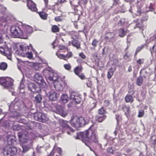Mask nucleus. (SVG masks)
Returning <instances> with one entry per match:
<instances>
[{
	"label": "nucleus",
	"instance_id": "58836bf2",
	"mask_svg": "<svg viewBox=\"0 0 156 156\" xmlns=\"http://www.w3.org/2000/svg\"><path fill=\"white\" fill-rule=\"evenodd\" d=\"M144 114V110L141 109L138 112V117L140 118L142 117Z\"/></svg>",
	"mask_w": 156,
	"mask_h": 156
},
{
	"label": "nucleus",
	"instance_id": "5fc2aeb1",
	"mask_svg": "<svg viewBox=\"0 0 156 156\" xmlns=\"http://www.w3.org/2000/svg\"><path fill=\"white\" fill-rule=\"evenodd\" d=\"M130 55L128 52H126L124 55V58L125 59H127L129 58Z\"/></svg>",
	"mask_w": 156,
	"mask_h": 156
},
{
	"label": "nucleus",
	"instance_id": "49530a36",
	"mask_svg": "<svg viewBox=\"0 0 156 156\" xmlns=\"http://www.w3.org/2000/svg\"><path fill=\"white\" fill-rule=\"evenodd\" d=\"M144 58H140L138 59L137 61V63L139 65L143 64L144 63Z\"/></svg>",
	"mask_w": 156,
	"mask_h": 156
},
{
	"label": "nucleus",
	"instance_id": "a211bd4d",
	"mask_svg": "<svg viewBox=\"0 0 156 156\" xmlns=\"http://www.w3.org/2000/svg\"><path fill=\"white\" fill-rule=\"evenodd\" d=\"M49 99L51 101H55L58 97V95L54 91H51L49 92L48 95Z\"/></svg>",
	"mask_w": 156,
	"mask_h": 156
},
{
	"label": "nucleus",
	"instance_id": "aec40b11",
	"mask_svg": "<svg viewBox=\"0 0 156 156\" xmlns=\"http://www.w3.org/2000/svg\"><path fill=\"white\" fill-rule=\"evenodd\" d=\"M119 36L121 37H123L125 36L126 34L129 32L128 29L121 28L118 30Z\"/></svg>",
	"mask_w": 156,
	"mask_h": 156
},
{
	"label": "nucleus",
	"instance_id": "cd10ccee",
	"mask_svg": "<svg viewBox=\"0 0 156 156\" xmlns=\"http://www.w3.org/2000/svg\"><path fill=\"white\" fill-rule=\"evenodd\" d=\"M151 147L154 149L156 147V136H151Z\"/></svg>",
	"mask_w": 156,
	"mask_h": 156
},
{
	"label": "nucleus",
	"instance_id": "338daca9",
	"mask_svg": "<svg viewBox=\"0 0 156 156\" xmlns=\"http://www.w3.org/2000/svg\"><path fill=\"white\" fill-rule=\"evenodd\" d=\"M132 71V68L131 66H130L128 67V71L130 72Z\"/></svg>",
	"mask_w": 156,
	"mask_h": 156
},
{
	"label": "nucleus",
	"instance_id": "6ab92c4d",
	"mask_svg": "<svg viewBox=\"0 0 156 156\" xmlns=\"http://www.w3.org/2000/svg\"><path fill=\"white\" fill-rule=\"evenodd\" d=\"M35 78L36 82L40 84L43 83H45L44 80L43 79L42 76L38 73H36L35 76Z\"/></svg>",
	"mask_w": 156,
	"mask_h": 156
},
{
	"label": "nucleus",
	"instance_id": "ea45409f",
	"mask_svg": "<svg viewBox=\"0 0 156 156\" xmlns=\"http://www.w3.org/2000/svg\"><path fill=\"white\" fill-rule=\"evenodd\" d=\"M143 21L142 20H141V23H138L136 25V26L137 27H139L141 29H142L143 28Z\"/></svg>",
	"mask_w": 156,
	"mask_h": 156
},
{
	"label": "nucleus",
	"instance_id": "4d7b16f0",
	"mask_svg": "<svg viewBox=\"0 0 156 156\" xmlns=\"http://www.w3.org/2000/svg\"><path fill=\"white\" fill-rule=\"evenodd\" d=\"M13 129L14 130H18L20 128V127L17 125H13Z\"/></svg>",
	"mask_w": 156,
	"mask_h": 156
},
{
	"label": "nucleus",
	"instance_id": "0eeeda50",
	"mask_svg": "<svg viewBox=\"0 0 156 156\" xmlns=\"http://www.w3.org/2000/svg\"><path fill=\"white\" fill-rule=\"evenodd\" d=\"M34 119L35 120L42 122H45L48 120V118L46 115L40 112L34 113Z\"/></svg>",
	"mask_w": 156,
	"mask_h": 156
},
{
	"label": "nucleus",
	"instance_id": "1a4fd4ad",
	"mask_svg": "<svg viewBox=\"0 0 156 156\" xmlns=\"http://www.w3.org/2000/svg\"><path fill=\"white\" fill-rule=\"evenodd\" d=\"M70 97L76 104L80 103L82 100L81 95L75 91L72 92L71 93Z\"/></svg>",
	"mask_w": 156,
	"mask_h": 156
},
{
	"label": "nucleus",
	"instance_id": "412c9836",
	"mask_svg": "<svg viewBox=\"0 0 156 156\" xmlns=\"http://www.w3.org/2000/svg\"><path fill=\"white\" fill-rule=\"evenodd\" d=\"M12 53L11 50L6 48V50L3 55L6 56L9 60H11Z\"/></svg>",
	"mask_w": 156,
	"mask_h": 156
},
{
	"label": "nucleus",
	"instance_id": "423d86ee",
	"mask_svg": "<svg viewBox=\"0 0 156 156\" xmlns=\"http://www.w3.org/2000/svg\"><path fill=\"white\" fill-rule=\"evenodd\" d=\"M20 53H18L19 55L23 57H27L29 59L33 58V53L32 52H27L26 50L28 49V47L23 46L22 45H20L19 46Z\"/></svg>",
	"mask_w": 156,
	"mask_h": 156
},
{
	"label": "nucleus",
	"instance_id": "e433bc0d",
	"mask_svg": "<svg viewBox=\"0 0 156 156\" xmlns=\"http://www.w3.org/2000/svg\"><path fill=\"white\" fill-rule=\"evenodd\" d=\"M98 112V114L102 115H105L104 114L106 113V111L105 110L103 107L99 109Z\"/></svg>",
	"mask_w": 156,
	"mask_h": 156
},
{
	"label": "nucleus",
	"instance_id": "6e6d98bb",
	"mask_svg": "<svg viewBox=\"0 0 156 156\" xmlns=\"http://www.w3.org/2000/svg\"><path fill=\"white\" fill-rule=\"evenodd\" d=\"M77 76L82 80H84L85 79V76L83 73L79 74V75Z\"/></svg>",
	"mask_w": 156,
	"mask_h": 156
},
{
	"label": "nucleus",
	"instance_id": "72a5a7b5",
	"mask_svg": "<svg viewBox=\"0 0 156 156\" xmlns=\"http://www.w3.org/2000/svg\"><path fill=\"white\" fill-rule=\"evenodd\" d=\"M114 71L113 70L112 68H111L109 69V70L108 71L107 74V78L108 79H110L112 76L113 75Z\"/></svg>",
	"mask_w": 156,
	"mask_h": 156
},
{
	"label": "nucleus",
	"instance_id": "4c0bfd02",
	"mask_svg": "<svg viewBox=\"0 0 156 156\" xmlns=\"http://www.w3.org/2000/svg\"><path fill=\"white\" fill-rule=\"evenodd\" d=\"M63 66L65 69L67 70H70L71 69V66L69 63L65 64Z\"/></svg>",
	"mask_w": 156,
	"mask_h": 156
},
{
	"label": "nucleus",
	"instance_id": "c9c22d12",
	"mask_svg": "<svg viewBox=\"0 0 156 156\" xmlns=\"http://www.w3.org/2000/svg\"><path fill=\"white\" fill-rule=\"evenodd\" d=\"M143 82V79L141 76L138 77L136 80V84L138 86H140L142 85Z\"/></svg>",
	"mask_w": 156,
	"mask_h": 156
},
{
	"label": "nucleus",
	"instance_id": "ddd939ff",
	"mask_svg": "<svg viewBox=\"0 0 156 156\" xmlns=\"http://www.w3.org/2000/svg\"><path fill=\"white\" fill-rule=\"evenodd\" d=\"M56 55L58 58L61 59H63L67 61V60L73 57V54L71 51H68L67 54L64 55L63 54L56 53Z\"/></svg>",
	"mask_w": 156,
	"mask_h": 156
},
{
	"label": "nucleus",
	"instance_id": "9d476101",
	"mask_svg": "<svg viewBox=\"0 0 156 156\" xmlns=\"http://www.w3.org/2000/svg\"><path fill=\"white\" fill-rule=\"evenodd\" d=\"M53 83L55 88L57 90H62L64 83L61 78H58V80L54 81Z\"/></svg>",
	"mask_w": 156,
	"mask_h": 156
},
{
	"label": "nucleus",
	"instance_id": "774afa93",
	"mask_svg": "<svg viewBox=\"0 0 156 156\" xmlns=\"http://www.w3.org/2000/svg\"><path fill=\"white\" fill-rule=\"evenodd\" d=\"M137 12L139 14H140L141 13V10L140 9H138L137 11Z\"/></svg>",
	"mask_w": 156,
	"mask_h": 156
},
{
	"label": "nucleus",
	"instance_id": "680f3d73",
	"mask_svg": "<svg viewBox=\"0 0 156 156\" xmlns=\"http://www.w3.org/2000/svg\"><path fill=\"white\" fill-rule=\"evenodd\" d=\"M129 93L133 95L135 93V91L133 89H130L129 91Z\"/></svg>",
	"mask_w": 156,
	"mask_h": 156
},
{
	"label": "nucleus",
	"instance_id": "a19ab883",
	"mask_svg": "<svg viewBox=\"0 0 156 156\" xmlns=\"http://www.w3.org/2000/svg\"><path fill=\"white\" fill-rule=\"evenodd\" d=\"M151 53L152 55L153 53H156V45H154L150 49Z\"/></svg>",
	"mask_w": 156,
	"mask_h": 156
},
{
	"label": "nucleus",
	"instance_id": "4468645a",
	"mask_svg": "<svg viewBox=\"0 0 156 156\" xmlns=\"http://www.w3.org/2000/svg\"><path fill=\"white\" fill-rule=\"evenodd\" d=\"M7 146H12L16 143V137L13 136L8 135L6 136Z\"/></svg>",
	"mask_w": 156,
	"mask_h": 156
},
{
	"label": "nucleus",
	"instance_id": "37998d69",
	"mask_svg": "<svg viewBox=\"0 0 156 156\" xmlns=\"http://www.w3.org/2000/svg\"><path fill=\"white\" fill-rule=\"evenodd\" d=\"M6 78L4 77H1L0 79V84L3 86L5 81H6Z\"/></svg>",
	"mask_w": 156,
	"mask_h": 156
},
{
	"label": "nucleus",
	"instance_id": "39448f33",
	"mask_svg": "<svg viewBox=\"0 0 156 156\" xmlns=\"http://www.w3.org/2000/svg\"><path fill=\"white\" fill-rule=\"evenodd\" d=\"M67 122L63 120H60L59 121V123L61 127L62 128V132L63 130L67 133L68 135H71L72 133L74 132V130L72 129L70 126L67 124Z\"/></svg>",
	"mask_w": 156,
	"mask_h": 156
},
{
	"label": "nucleus",
	"instance_id": "a18cd8bd",
	"mask_svg": "<svg viewBox=\"0 0 156 156\" xmlns=\"http://www.w3.org/2000/svg\"><path fill=\"white\" fill-rule=\"evenodd\" d=\"M98 43V41L96 39H94L93 40L91 44L94 47H96L97 46V44Z\"/></svg>",
	"mask_w": 156,
	"mask_h": 156
},
{
	"label": "nucleus",
	"instance_id": "864d4df0",
	"mask_svg": "<svg viewBox=\"0 0 156 156\" xmlns=\"http://www.w3.org/2000/svg\"><path fill=\"white\" fill-rule=\"evenodd\" d=\"M5 50L6 48H4L3 47H0V53H1L2 55H3Z\"/></svg>",
	"mask_w": 156,
	"mask_h": 156
},
{
	"label": "nucleus",
	"instance_id": "f257e3e1",
	"mask_svg": "<svg viewBox=\"0 0 156 156\" xmlns=\"http://www.w3.org/2000/svg\"><path fill=\"white\" fill-rule=\"evenodd\" d=\"M96 132V129H92L91 126L88 129L80 132L78 136L81 138L83 142L90 148V146L91 143L98 144V137Z\"/></svg>",
	"mask_w": 156,
	"mask_h": 156
},
{
	"label": "nucleus",
	"instance_id": "20e7f679",
	"mask_svg": "<svg viewBox=\"0 0 156 156\" xmlns=\"http://www.w3.org/2000/svg\"><path fill=\"white\" fill-rule=\"evenodd\" d=\"M17 152V149L14 147L6 146L3 148V153L4 156H13Z\"/></svg>",
	"mask_w": 156,
	"mask_h": 156
},
{
	"label": "nucleus",
	"instance_id": "9b49d317",
	"mask_svg": "<svg viewBox=\"0 0 156 156\" xmlns=\"http://www.w3.org/2000/svg\"><path fill=\"white\" fill-rule=\"evenodd\" d=\"M22 26L23 33L26 36L23 39H26L27 38L28 34H31L33 32V29L30 26L25 24H22Z\"/></svg>",
	"mask_w": 156,
	"mask_h": 156
},
{
	"label": "nucleus",
	"instance_id": "6e6552de",
	"mask_svg": "<svg viewBox=\"0 0 156 156\" xmlns=\"http://www.w3.org/2000/svg\"><path fill=\"white\" fill-rule=\"evenodd\" d=\"M28 133L23 131L18 133V136L19 138L20 142L21 145L27 143L28 139Z\"/></svg>",
	"mask_w": 156,
	"mask_h": 156
},
{
	"label": "nucleus",
	"instance_id": "393cba45",
	"mask_svg": "<svg viewBox=\"0 0 156 156\" xmlns=\"http://www.w3.org/2000/svg\"><path fill=\"white\" fill-rule=\"evenodd\" d=\"M125 101L127 103H132L134 101V99L133 96L129 94L126 95L125 97Z\"/></svg>",
	"mask_w": 156,
	"mask_h": 156
},
{
	"label": "nucleus",
	"instance_id": "4be33fe9",
	"mask_svg": "<svg viewBox=\"0 0 156 156\" xmlns=\"http://www.w3.org/2000/svg\"><path fill=\"white\" fill-rule=\"evenodd\" d=\"M122 110L125 113V115L128 116L129 115L130 112V107L129 106L124 105L122 107Z\"/></svg>",
	"mask_w": 156,
	"mask_h": 156
},
{
	"label": "nucleus",
	"instance_id": "0e129e2a",
	"mask_svg": "<svg viewBox=\"0 0 156 156\" xmlns=\"http://www.w3.org/2000/svg\"><path fill=\"white\" fill-rule=\"evenodd\" d=\"M76 61L78 63H80L83 62V60L82 59H77Z\"/></svg>",
	"mask_w": 156,
	"mask_h": 156
},
{
	"label": "nucleus",
	"instance_id": "c03bdc74",
	"mask_svg": "<svg viewBox=\"0 0 156 156\" xmlns=\"http://www.w3.org/2000/svg\"><path fill=\"white\" fill-rule=\"evenodd\" d=\"M125 23V20L124 19L122 18L119 21L118 24L120 26H123Z\"/></svg>",
	"mask_w": 156,
	"mask_h": 156
},
{
	"label": "nucleus",
	"instance_id": "7ed1b4c3",
	"mask_svg": "<svg viewBox=\"0 0 156 156\" xmlns=\"http://www.w3.org/2000/svg\"><path fill=\"white\" fill-rule=\"evenodd\" d=\"M71 125L74 127H81L83 126L86 123L85 120L82 117L73 116L70 121Z\"/></svg>",
	"mask_w": 156,
	"mask_h": 156
},
{
	"label": "nucleus",
	"instance_id": "13d9d810",
	"mask_svg": "<svg viewBox=\"0 0 156 156\" xmlns=\"http://www.w3.org/2000/svg\"><path fill=\"white\" fill-rule=\"evenodd\" d=\"M110 101L108 100H105L104 101L105 105L106 106H108L110 105Z\"/></svg>",
	"mask_w": 156,
	"mask_h": 156
},
{
	"label": "nucleus",
	"instance_id": "8fccbe9b",
	"mask_svg": "<svg viewBox=\"0 0 156 156\" xmlns=\"http://www.w3.org/2000/svg\"><path fill=\"white\" fill-rule=\"evenodd\" d=\"M115 119H116L117 122H119L122 120V117L119 115H117L115 116Z\"/></svg>",
	"mask_w": 156,
	"mask_h": 156
},
{
	"label": "nucleus",
	"instance_id": "de8ad7c7",
	"mask_svg": "<svg viewBox=\"0 0 156 156\" xmlns=\"http://www.w3.org/2000/svg\"><path fill=\"white\" fill-rule=\"evenodd\" d=\"M23 149V152L26 153L29 150V147L26 146L22 145Z\"/></svg>",
	"mask_w": 156,
	"mask_h": 156
},
{
	"label": "nucleus",
	"instance_id": "473e14b6",
	"mask_svg": "<svg viewBox=\"0 0 156 156\" xmlns=\"http://www.w3.org/2000/svg\"><path fill=\"white\" fill-rule=\"evenodd\" d=\"M42 99L41 95L40 94L37 95L35 97V101L37 103H40Z\"/></svg>",
	"mask_w": 156,
	"mask_h": 156
},
{
	"label": "nucleus",
	"instance_id": "603ef678",
	"mask_svg": "<svg viewBox=\"0 0 156 156\" xmlns=\"http://www.w3.org/2000/svg\"><path fill=\"white\" fill-rule=\"evenodd\" d=\"M59 48L60 50H62L64 49H66L68 51L69 49L68 48H66L65 46L63 45H60L59 46Z\"/></svg>",
	"mask_w": 156,
	"mask_h": 156
},
{
	"label": "nucleus",
	"instance_id": "a878e982",
	"mask_svg": "<svg viewBox=\"0 0 156 156\" xmlns=\"http://www.w3.org/2000/svg\"><path fill=\"white\" fill-rule=\"evenodd\" d=\"M41 18L43 20H46L47 18L48 14L45 12L44 11H41L40 12H37Z\"/></svg>",
	"mask_w": 156,
	"mask_h": 156
},
{
	"label": "nucleus",
	"instance_id": "b1692460",
	"mask_svg": "<svg viewBox=\"0 0 156 156\" xmlns=\"http://www.w3.org/2000/svg\"><path fill=\"white\" fill-rule=\"evenodd\" d=\"M83 67L81 65L76 66L74 69V72L76 75H79L83 70Z\"/></svg>",
	"mask_w": 156,
	"mask_h": 156
},
{
	"label": "nucleus",
	"instance_id": "f8f14e48",
	"mask_svg": "<svg viewBox=\"0 0 156 156\" xmlns=\"http://www.w3.org/2000/svg\"><path fill=\"white\" fill-rule=\"evenodd\" d=\"M27 5L31 11L37 12L38 9L36 4L32 0H27Z\"/></svg>",
	"mask_w": 156,
	"mask_h": 156
},
{
	"label": "nucleus",
	"instance_id": "2f4dec72",
	"mask_svg": "<svg viewBox=\"0 0 156 156\" xmlns=\"http://www.w3.org/2000/svg\"><path fill=\"white\" fill-rule=\"evenodd\" d=\"M51 31L54 33L59 32L60 31L59 27L57 25H52L51 28Z\"/></svg>",
	"mask_w": 156,
	"mask_h": 156
},
{
	"label": "nucleus",
	"instance_id": "7c9ffc66",
	"mask_svg": "<svg viewBox=\"0 0 156 156\" xmlns=\"http://www.w3.org/2000/svg\"><path fill=\"white\" fill-rule=\"evenodd\" d=\"M8 67L7 63L5 62H2L0 63V69L5 71L6 69Z\"/></svg>",
	"mask_w": 156,
	"mask_h": 156
},
{
	"label": "nucleus",
	"instance_id": "052dcab7",
	"mask_svg": "<svg viewBox=\"0 0 156 156\" xmlns=\"http://www.w3.org/2000/svg\"><path fill=\"white\" fill-rule=\"evenodd\" d=\"M45 4V6L46 7H47L48 5V4L49 2L48 0H43Z\"/></svg>",
	"mask_w": 156,
	"mask_h": 156
},
{
	"label": "nucleus",
	"instance_id": "3c124183",
	"mask_svg": "<svg viewBox=\"0 0 156 156\" xmlns=\"http://www.w3.org/2000/svg\"><path fill=\"white\" fill-rule=\"evenodd\" d=\"M79 56L82 59H85L86 58V56L83 52H81L79 54Z\"/></svg>",
	"mask_w": 156,
	"mask_h": 156
},
{
	"label": "nucleus",
	"instance_id": "f3484780",
	"mask_svg": "<svg viewBox=\"0 0 156 156\" xmlns=\"http://www.w3.org/2000/svg\"><path fill=\"white\" fill-rule=\"evenodd\" d=\"M57 113L63 117H65L67 113L63 110V108L62 106L57 105L56 106Z\"/></svg>",
	"mask_w": 156,
	"mask_h": 156
},
{
	"label": "nucleus",
	"instance_id": "79ce46f5",
	"mask_svg": "<svg viewBox=\"0 0 156 156\" xmlns=\"http://www.w3.org/2000/svg\"><path fill=\"white\" fill-rule=\"evenodd\" d=\"M88 2V0H80L79 1V4L83 5L85 6Z\"/></svg>",
	"mask_w": 156,
	"mask_h": 156
},
{
	"label": "nucleus",
	"instance_id": "f03ea898",
	"mask_svg": "<svg viewBox=\"0 0 156 156\" xmlns=\"http://www.w3.org/2000/svg\"><path fill=\"white\" fill-rule=\"evenodd\" d=\"M10 31L12 35L15 37L23 39L26 37L23 33L22 24L19 26H12L10 28Z\"/></svg>",
	"mask_w": 156,
	"mask_h": 156
},
{
	"label": "nucleus",
	"instance_id": "5701e85b",
	"mask_svg": "<svg viewBox=\"0 0 156 156\" xmlns=\"http://www.w3.org/2000/svg\"><path fill=\"white\" fill-rule=\"evenodd\" d=\"M58 78H61L58 76L57 74L55 73L54 71H53V73L51 74L49 80L51 81H53L54 82L55 81L57 80Z\"/></svg>",
	"mask_w": 156,
	"mask_h": 156
},
{
	"label": "nucleus",
	"instance_id": "09e8293b",
	"mask_svg": "<svg viewBox=\"0 0 156 156\" xmlns=\"http://www.w3.org/2000/svg\"><path fill=\"white\" fill-rule=\"evenodd\" d=\"M55 20L56 22H60L62 20V19L61 16H57L55 17Z\"/></svg>",
	"mask_w": 156,
	"mask_h": 156
},
{
	"label": "nucleus",
	"instance_id": "c85d7f7f",
	"mask_svg": "<svg viewBox=\"0 0 156 156\" xmlns=\"http://www.w3.org/2000/svg\"><path fill=\"white\" fill-rule=\"evenodd\" d=\"M61 102L63 103H67L68 101V97L66 94H63L61 98Z\"/></svg>",
	"mask_w": 156,
	"mask_h": 156
},
{
	"label": "nucleus",
	"instance_id": "bf43d9fd",
	"mask_svg": "<svg viewBox=\"0 0 156 156\" xmlns=\"http://www.w3.org/2000/svg\"><path fill=\"white\" fill-rule=\"evenodd\" d=\"M144 46H140L138 47L136 49V51L138 52H139L143 48Z\"/></svg>",
	"mask_w": 156,
	"mask_h": 156
},
{
	"label": "nucleus",
	"instance_id": "dca6fc26",
	"mask_svg": "<svg viewBox=\"0 0 156 156\" xmlns=\"http://www.w3.org/2000/svg\"><path fill=\"white\" fill-rule=\"evenodd\" d=\"M53 70L49 67L46 68L43 71V74L46 79L49 80L50 77L53 73Z\"/></svg>",
	"mask_w": 156,
	"mask_h": 156
},
{
	"label": "nucleus",
	"instance_id": "e2e57ef3",
	"mask_svg": "<svg viewBox=\"0 0 156 156\" xmlns=\"http://www.w3.org/2000/svg\"><path fill=\"white\" fill-rule=\"evenodd\" d=\"M58 153L60 154L61 155L62 154V151L61 150V149L60 148H58Z\"/></svg>",
	"mask_w": 156,
	"mask_h": 156
},
{
	"label": "nucleus",
	"instance_id": "bb28decb",
	"mask_svg": "<svg viewBox=\"0 0 156 156\" xmlns=\"http://www.w3.org/2000/svg\"><path fill=\"white\" fill-rule=\"evenodd\" d=\"M107 116L105 115L102 116L97 115L96 116V120L99 122H101L103 121L106 118Z\"/></svg>",
	"mask_w": 156,
	"mask_h": 156
},
{
	"label": "nucleus",
	"instance_id": "f704fd0d",
	"mask_svg": "<svg viewBox=\"0 0 156 156\" xmlns=\"http://www.w3.org/2000/svg\"><path fill=\"white\" fill-rule=\"evenodd\" d=\"M28 89L31 92H35V91H33L32 89H34L35 90L36 88L35 85L34 83H30L28 84Z\"/></svg>",
	"mask_w": 156,
	"mask_h": 156
},
{
	"label": "nucleus",
	"instance_id": "69168bd1",
	"mask_svg": "<svg viewBox=\"0 0 156 156\" xmlns=\"http://www.w3.org/2000/svg\"><path fill=\"white\" fill-rule=\"evenodd\" d=\"M118 4L117 0H114L113 5H117Z\"/></svg>",
	"mask_w": 156,
	"mask_h": 156
},
{
	"label": "nucleus",
	"instance_id": "c756f323",
	"mask_svg": "<svg viewBox=\"0 0 156 156\" xmlns=\"http://www.w3.org/2000/svg\"><path fill=\"white\" fill-rule=\"evenodd\" d=\"M12 85V83L9 79L7 78L6 79V81H5L3 86L5 88H8L11 87Z\"/></svg>",
	"mask_w": 156,
	"mask_h": 156
},
{
	"label": "nucleus",
	"instance_id": "2eb2a0df",
	"mask_svg": "<svg viewBox=\"0 0 156 156\" xmlns=\"http://www.w3.org/2000/svg\"><path fill=\"white\" fill-rule=\"evenodd\" d=\"M73 40L71 41H69V45H70L71 44L75 47H76L77 49L80 48V43L78 40L75 39L73 37H71Z\"/></svg>",
	"mask_w": 156,
	"mask_h": 156
}]
</instances>
